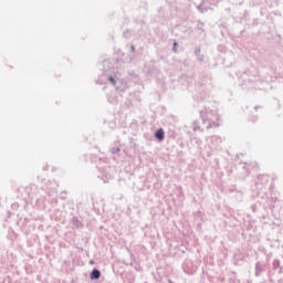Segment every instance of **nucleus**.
Instances as JSON below:
<instances>
[{
	"instance_id": "1",
	"label": "nucleus",
	"mask_w": 283,
	"mask_h": 283,
	"mask_svg": "<svg viewBox=\"0 0 283 283\" xmlns=\"http://www.w3.org/2000/svg\"><path fill=\"white\" fill-rule=\"evenodd\" d=\"M155 138H157V140H159L160 143H163V140H165V130L163 128H159L156 133H155Z\"/></svg>"
},
{
	"instance_id": "2",
	"label": "nucleus",
	"mask_w": 283,
	"mask_h": 283,
	"mask_svg": "<svg viewBox=\"0 0 283 283\" xmlns=\"http://www.w3.org/2000/svg\"><path fill=\"white\" fill-rule=\"evenodd\" d=\"M98 277H101V271L93 270L91 273V280H98Z\"/></svg>"
},
{
	"instance_id": "3",
	"label": "nucleus",
	"mask_w": 283,
	"mask_h": 283,
	"mask_svg": "<svg viewBox=\"0 0 283 283\" xmlns=\"http://www.w3.org/2000/svg\"><path fill=\"white\" fill-rule=\"evenodd\" d=\"M109 81H111V83H113V84L116 83V81L114 80V77H109Z\"/></svg>"
}]
</instances>
